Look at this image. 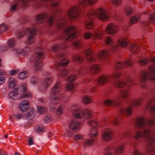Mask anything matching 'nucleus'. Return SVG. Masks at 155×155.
I'll return each mask as SVG.
<instances>
[{
  "mask_svg": "<svg viewBox=\"0 0 155 155\" xmlns=\"http://www.w3.org/2000/svg\"><path fill=\"white\" fill-rule=\"evenodd\" d=\"M70 109L73 111L74 116L76 118L84 117L86 119H89L92 117L91 112L90 110L85 109L82 111L77 105H73Z\"/></svg>",
  "mask_w": 155,
  "mask_h": 155,
  "instance_id": "1a4fd4ad",
  "label": "nucleus"
},
{
  "mask_svg": "<svg viewBox=\"0 0 155 155\" xmlns=\"http://www.w3.org/2000/svg\"><path fill=\"white\" fill-rule=\"evenodd\" d=\"M8 29V27L6 25L2 24L0 25V34H1L3 31H5Z\"/></svg>",
  "mask_w": 155,
  "mask_h": 155,
  "instance_id": "58836bf2",
  "label": "nucleus"
},
{
  "mask_svg": "<svg viewBox=\"0 0 155 155\" xmlns=\"http://www.w3.org/2000/svg\"><path fill=\"white\" fill-rule=\"evenodd\" d=\"M124 146L118 145L116 147L113 146L107 147L105 150L106 153L105 155H111V153L115 152L117 154L122 153L124 151Z\"/></svg>",
  "mask_w": 155,
  "mask_h": 155,
  "instance_id": "ddd939ff",
  "label": "nucleus"
},
{
  "mask_svg": "<svg viewBox=\"0 0 155 155\" xmlns=\"http://www.w3.org/2000/svg\"><path fill=\"white\" fill-rule=\"evenodd\" d=\"M64 107L62 105H61L57 110V114L58 115H60L62 114L63 111Z\"/></svg>",
  "mask_w": 155,
  "mask_h": 155,
  "instance_id": "79ce46f5",
  "label": "nucleus"
},
{
  "mask_svg": "<svg viewBox=\"0 0 155 155\" xmlns=\"http://www.w3.org/2000/svg\"><path fill=\"white\" fill-rule=\"evenodd\" d=\"M60 0H39V7L43 5L46 8L48 5L53 8L50 13L47 14H39V23L46 21L49 26H53L58 29H61L67 24L68 18L73 19L78 18L80 15L81 8L87 6L88 4L93 5L97 0H79L78 5L71 7L67 12V15L61 16V10L58 7Z\"/></svg>",
  "mask_w": 155,
  "mask_h": 155,
  "instance_id": "f03ea898",
  "label": "nucleus"
},
{
  "mask_svg": "<svg viewBox=\"0 0 155 155\" xmlns=\"http://www.w3.org/2000/svg\"><path fill=\"white\" fill-rule=\"evenodd\" d=\"M66 88L67 90L71 92H72V93L75 91L74 86L72 83H68L67 84Z\"/></svg>",
  "mask_w": 155,
  "mask_h": 155,
  "instance_id": "2f4dec72",
  "label": "nucleus"
},
{
  "mask_svg": "<svg viewBox=\"0 0 155 155\" xmlns=\"http://www.w3.org/2000/svg\"><path fill=\"white\" fill-rule=\"evenodd\" d=\"M139 64L141 65H144L148 63V61L146 59H141L138 61Z\"/></svg>",
  "mask_w": 155,
  "mask_h": 155,
  "instance_id": "49530a36",
  "label": "nucleus"
},
{
  "mask_svg": "<svg viewBox=\"0 0 155 155\" xmlns=\"http://www.w3.org/2000/svg\"><path fill=\"white\" fill-rule=\"evenodd\" d=\"M28 143L29 145H31L33 144V141L32 137H29L28 140Z\"/></svg>",
  "mask_w": 155,
  "mask_h": 155,
  "instance_id": "13d9d810",
  "label": "nucleus"
},
{
  "mask_svg": "<svg viewBox=\"0 0 155 155\" xmlns=\"http://www.w3.org/2000/svg\"><path fill=\"white\" fill-rule=\"evenodd\" d=\"M94 18L107 20L109 19L110 16L108 12L103 8L91 9L87 14L85 22V27L89 29L93 28L94 24L92 20Z\"/></svg>",
  "mask_w": 155,
  "mask_h": 155,
  "instance_id": "20e7f679",
  "label": "nucleus"
},
{
  "mask_svg": "<svg viewBox=\"0 0 155 155\" xmlns=\"http://www.w3.org/2000/svg\"><path fill=\"white\" fill-rule=\"evenodd\" d=\"M50 110L51 111H54L55 110L54 107L51 106L50 108Z\"/></svg>",
  "mask_w": 155,
  "mask_h": 155,
  "instance_id": "338daca9",
  "label": "nucleus"
},
{
  "mask_svg": "<svg viewBox=\"0 0 155 155\" xmlns=\"http://www.w3.org/2000/svg\"><path fill=\"white\" fill-rule=\"evenodd\" d=\"M149 60L152 63H155V57L152 58H150Z\"/></svg>",
  "mask_w": 155,
  "mask_h": 155,
  "instance_id": "69168bd1",
  "label": "nucleus"
},
{
  "mask_svg": "<svg viewBox=\"0 0 155 155\" xmlns=\"http://www.w3.org/2000/svg\"><path fill=\"white\" fill-rule=\"evenodd\" d=\"M18 72V70H14L10 71L9 74L10 75H13L15 74Z\"/></svg>",
  "mask_w": 155,
  "mask_h": 155,
  "instance_id": "864d4df0",
  "label": "nucleus"
},
{
  "mask_svg": "<svg viewBox=\"0 0 155 155\" xmlns=\"http://www.w3.org/2000/svg\"><path fill=\"white\" fill-rule=\"evenodd\" d=\"M93 52L91 50L88 49L84 51L83 54L84 55L86 58L88 62H93L96 60L95 57L92 56Z\"/></svg>",
  "mask_w": 155,
  "mask_h": 155,
  "instance_id": "f3484780",
  "label": "nucleus"
},
{
  "mask_svg": "<svg viewBox=\"0 0 155 155\" xmlns=\"http://www.w3.org/2000/svg\"><path fill=\"white\" fill-rule=\"evenodd\" d=\"M61 89V85L59 82H58L52 89L51 94L53 95H57L59 93Z\"/></svg>",
  "mask_w": 155,
  "mask_h": 155,
  "instance_id": "aec40b11",
  "label": "nucleus"
},
{
  "mask_svg": "<svg viewBox=\"0 0 155 155\" xmlns=\"http://www.w3.org/2000/svg\"><path fill=\"white\" fill-rule=\"evenodd\" d=\"M118 30V27L117 25L110 23L107 26L105 30L102 31L96 30L93 34L87 31L84 33V36L85 39H89L92 37L94 40H99L101 38L102 35L105 32L110 34L114 35L117 32Z\"/></svg>",
  "mask_w": 155,
  "mask_h": 155,
  "instance_id": "39448f33",
  "label": "nucleus"
},
{
  "mask_svg": "<svg viewBox=\"0 0 155 155\" xmlns=\"http://www.w3.org/2000/svg\"><path fill=\"white\" fill-rule=\"evenodd\" d=\"M104 41L106 45L110 47V50L111 51H115L118 50V46L114 43L113 41L110 37H106Z\"/></svg>",
  "mask_w": 155,
  "mask_h": 155,
  "instance_id": "4468645a",
  "label": "nucleus"
},
{
  "mask_svg": "<svg viewBox=\"0 0 155 155\" xmlns=\"http://www.w3.org/2000/svg\"><path fill=\"white\" fill-rule=\"evenodd\" d=\"M130 48L131 51L134 53H137L139 50L138 46L134 44L131 45Z\"/></svg>",
  "mask_w": 155,
  "mask_h": 155,
  "instance_id": "c9c22d12",
  "label": "nucleus"
},
{
  "mask_svg": "<svg viewBox=\"0 0 155 155\" xmlns=\"http://www.w3.org/2000/svg\"><path fill=\"white\" fill-rule=\"evenodd\" d=\"M134 155H142L137 150L134 148Z\"/></svg>",
  "mask_w": 155,
  "mask_h": 155,
  "instance_id": "bf43d9fd",
  "label": "nucleus"
},
{
  "mask_svg": "<svg viewBox=\"0 0 155 155\" xmlns=\"http://www.w3.org/2000/svg\"><path fill=\"white\" fill-rule=\"evenodd\" d=\"M62 97L61 95L60 94L59 96L54 97L52 96L50 98L51 101V103L54 104H57L60 101V99Z\"/></svg>",
  "mask_w": 155,
  "mask_h": 155,
  "instance_id": "b1692460",
  "label": "nucleus"
},
{
  "mask_svg": "<svg viewBox=\"0 0 155 155\" xmlns=\"http://www.w3.org/2000/svg\"><path fill=\"white\" fill-rule=\"evenodd\" d=\"M29 107V105L28 100H24L21 101L20 104L19 108L22 111H26Z\"/></svg>",
  "mask_w": 155,
  "mask_h": 155,
  "instance_id": "412c9836",
  "label": "nucleus"
},
{
  "mask_svg": "<svg viewBox=\"0 0 155 155\" xmlns=\"http://www.w3.org/2000/svg\"><path fill=\"white\" fill-rule=\"evenodd\" d=\"M51 115L48 114L46 116L44 121L45 123H48L51 121Z\"/></svg>",
  "mask_w": 155,
  "mask_h": 155,
  "instance_id": "de8ad7c7",
  "label": "nucleus"
},
{
  "mask_svg": "<svg viewBox=\"0 0 155 155\" xmlns=\"http://www.w3.org/2000/svg\"><path fill=\"white\" fill-rule=\"evenodd\" d=\"M108 52L106 51H101L97 55L99 60L104 62L107 61L108 58Z\"/></svg>",
  "mask_w": 155,
  "mask_h": 155,
  "instance_id": "a211bd4d",
  "label": "nucleus"
},
{
  "mask_svg": "<svg viewBox=\"0 0 155 155\" xmlns=\"http://www.w3.org/2000/svg\"><path fill=\"white\" fill-rule=\"evenodd\" d=\"M83 138L82 137L81 135L79 134H76L75 135L74 137V138L75 140L82 139Z\"/></svg>",
  "mask_w": 155,
  "mask_h": 155,
  "instance_id": "603ef678",
  "label": "nucleus"
},
{
  "mask_svg": "<svg viewBox=\"0 0 155 155\" xmlns=\"http://www.w3.org/2000/svg\"><path fill=\"white\" fill-rule=\"evenodd\" d=\"M149 25V23L148 21H144L143 22V26H146L148 27Z\"/></svg>",
  "mask_w": 155,
  "mask_h": 155,
  "instance_id": "680f3d73",
  "label": "nucleus"
},
{
  "mask_svg": "<svg viewBox=\"0 0 155 155\" xmlns=\"http://www.w3.org/2000/svg\"><path fill=\"white\" fill-rule=\"evenodd\" d=\"M13 116L15 117V118L20 119L21 117L24 116V115L19 114H17V115H13Z\"/></svg>",
  "mask_w": 155,
  "mask_h": 155,
  "instance_id": "4d7b16f0",
  "label": "nucleus"
},
{
  "mask_svg": "<svg viewBox=\"0 0 155 155\" xmlns=\"http://www.w3.org/2000/svg\"><path fill=\"white\" fill-rule=\"evenodd\" d=\"M122 0H112L113 3L117 5H119L121 3Z\"/></svg>",
  "mask_w": 155,
  "mask_h": 155,
  "instance_id": "8fccbe9b",
  "label": "nucleus"
},
{
  "mask_svg": "<svg viewBox=\"0 0 155 155\" xmlns=\"http://www.w3.org/2000/svg\"><path fill=\"white\" fill-rule=\"evenodd\" d=\"M28 76V72L26 71H23L19 73L18 75V78L21 80H24L27 78Z\"/></svg>",
  "mask_w": 155,
  "mask_h": 155,
  "instance_id": "cd10ccee",
  "label": "nucleus"
},
{
  "mask_svg": "<svg viewBox=\"0 0 155 155\" xmlns=\"http://www.w3.org/2000/svg\"><path fill=\"white\" fill-rule=\"evenodd\" d=\"M144 14L145 15H149V21L150 22H154L155 21V15L154 14H150L149 13V12L147 11L144 12Z\"/></svg>",
  "mask_w": 155,
  "mask_h": 155,
  "instance_id": "473e14b6",
  "label": "nucleus"
},
{
  "mask_svg": "<svg viewBox=\"0 0 155 155\" xmlns=\"http://www.w3.org/2000/svg\"><path fill=\"white\" fill-rule=\"evenodd\" d=\"M9 96L11 99L13 100L17 99L18 97L23 99L26 97H30V94L28 93L26 84H22L20 87L15 89L14 91L10 92Z\"/></svg>",
  "mask_w": 155,
  "mask_h": 155,
  "instance_id": "0eeeda50",
  "label": "nucleus"
},
{
  "mask_svg": "<svg viewBox=\"0 0 155 155\" xmlns=\"http://www.w3.org/2000/svg\"><path fill=\"white\" fill-rule=\"evenodd\" d=\"M39 133L44 131L45 130V128L44 127L42 124H39Z\"/></svg>",
  "mask_w": 155,
  "mask_h": 155,
  "instance_id": "5fc2aeb1",
  "label": "nucleus"
},
{
  "mask_svg": "<svg viewBox=\"0 0 155 155\" xmlns=\"http://www.w3.org/2000/svg\"><path fill=\"white\" fill-rule=\"evenodd\" d=\"M16 40L14 38H11L9 39L7 42V46L14 53V49H18V48H14L15 45Z\"/></svg>",
  "mask_w": 155,
  "mask_h": 155,
  "instance_id": "4be33fe9",
  "label": "nucleus"
},
{
  "mask_svg": "<svg viewBox=\"0 0 155 155\" xmlns=\"http://www.w3.org/2000/svg\"><path fill=\"white\" fill-rule=\"evenodd\" d=\"M39 20V15H38L35 18V22L37 24V25H38V23Z\"/></svg>",
  "mask_w": 155,
  "mask_h": 155,
  "instance_id": "e2e57ef3",
  "label": "nucleus"
},
{
  "mask_svg": "<svg viewBox=\"0 0 155 155\" xmlns=\"http://www.w3.org/2000/svg\"><path fill=\"white\" fill-rule=\"evenodd\" d=\"M89 81H90V80H89V79L87 78H86V80H84V82L86 83L89 82Z\"/></svg>",
  "mask_w": 155,
  "mask_h": 155,
  "instance_id": "774afa93",
  "label": "nucleus"
},
{
  "mask_svg": "<svg viewBox=\"0 0 155 155\" xmlns=\"http://www.w3.org/2000/svg\"><path fill=\"white\" fill-rule=\"evenodd\" d=\"M41 50V48L39 47V68L40 66H41L43 65V63L42 62V61L40 60V58H43L44 56V54L43 53V52L41 51L40 52V51Z\"/></svg>",
  "mask_w": 155,
  "mask_h": 155,
  "instance_id": "c03bdc74",
  "label": "nucleus"
},
{
  "mask_svg": "<svg viewBox=\"0 0 155 155\" xmlns=\"http://www.w3.org/2000/svg\"><path fill=\"white\" fill-rule=\"evenodd\" d=\"M5 72L2 70H0V76L1 75H5Z\"/></svg>",
  "mask_w": 155,
  "mask_h": 155,
  "instance_id": "0e129e2a",
  "label": "nucleus"
},
{
  "mask_svg": "<svg viewBox=\"0 0 155 155\" xmlns=\"http://www.w3.org/2000/svg\"><path fill=\"white\" fill-rule=\"evenodd\" d=\"M83 101L85 103H88L91 101V99L88 97L85 96L83 97Z\"/></svg>",
  "mask_w": 155,
  "mask_h": 155,
  "instance_id": "09e8293b",
  "label": "nucleus"
},
{
  "mask_svg": "<svg viewBox=\"0 0 155 155\" xmlns=\"http://www.w3.org/2000/svg\"><path fill=\"white\" fill-rule=\"evenodd\" d=\"M77 78V75L74 74H73L69 76L68 78V79L70 81L73 82L75 81Z\"/></svg>",
  "mask_w": 155,
  "mask_h": 155,
  "instance_id": "a19ab883",
  "label": "nucleus"
},
{
  "mask_svg": "<svg viewBox=\"0 0 155 155\" xmlns=\"http://www.w3.org/2000/svg\"><path fill=\"white\" fill-rule=\"evenodd\" d=\"M5 81V79L3 76H0V85Z\"/></svg>",
  "mask_w": 155,
  "mask_h": 155,
  "instance_id": "6e6d98bb",
  "label": "nucleus"
},
{
  "mask_svg": "<svg viewBox=\"0 0 155 155\" xmlns=\"http://www.w3.org/2000/svg\"><path fill=\"white\" fill-rule=\"evenodd\" d=\"M37 26L34 25L31 28L27 29L26 32L28 33V35L27 38L26 42L28 45H31L34 42V38L37 31Z\"/></svg>",
  "mask_w": 155,
  "mask_h": 155,
  "instance_id": "9b49d317",
  "label": "nucleus"
},
{
  "mask_svg": "<svg viewBox=\"0 0 155 155\" xmlns=\"http://www.w3.org/2000/svg\"><path fill=\"white\" fill-rule=\"evenodd\" d=\"M117 44L118 45L123 47H125L128 45L127 41L124 39H120L117 41Z\"/></svg>",
  "mask_w": 155,
  "mask_h": 155,
  "instance_id": "c85d7f7f",
  "label": "nucleus"
},
{
  "mask_svg": "<svg viewBox=\"0 0 155 155\" xmlns=\"http://www.w3.org/2000/svg\"><path fill=\"white\" fill-rule=\"evenodd\" d=\"M125 12L127 15H129L133 13V10L130 7L127 6L125 9Z\"/></svg>",
  "mask_w": 155,
  "mask_h": 155,
  "instance_id": "72a5a7b5",
  "label": "nucleus"
},
{
  "mask_svg": "<svg viewBox=\"0 0 155 155\" xmlns=\"http://www.w3.org/2000/svg\"><path fill=\"white\" fill-rule=\"evenodd\" d=\"M68 73V71L65 69H61L58 72V74L63 78L65 77Z\"/></svg>",
  "mask_w": 155,
  "mask_h": 155,
  "instance_id": "f704fd0d",
  "label": "nucleus"
},
{
  "mask_svg": "<svg viewBox=\"0 0 155 155\" xmlns=\"http://www.w3.org/2000/svg\"><path fill=\"white\" fill-rule=\"evenodd\" d=\"M81 41L79 40H77L74 42L72 43L74 46L77 48H80L81 47Z\"/></svg>",
  "mask_w": 155,
  "mask_h": 155,
  "instance_id": "e433bc0d",
  "label": "nucleus"
},
{
  "mask_svg": "<svg viewBox=\"0 0 155 155\" xmlns=\"http://www.w3.org/2000/svg\"><path fill=\"white\" fill-rule=\"evenodd\" d=\"M27 29L25 31H21L18 33L17 37L18 38H21L25 34H28L26 32Z\"/></svg>",
  "mask_w": 155,
  "mask_h": 155,
  "instance_id": "37998d69",
  "label": "nucleus"
},
{
  "mask_svg": "<svg viewBox=\"0 0 155 155\" xmlns=\"http://www.w3.org/2000/svg\"><path fill=\"white\" fill-rule=\"evenodd\" d=\"M85 71V69L80 68L77 71V73L78 76H81L84 74Z\"/></svg>",
  "mask_w": 155,
  "mask_h": 155,
  "instance_id": "4c0bfd02",
  "label": "nucleus"
},
{
  "mask_svg": "<svg viewBox=\"0 0 155 155\" xmlns=\"http://www.w3.org/2000/svg\"><path fill=\"white\" fill-rule=\"evenodd\" d=\"M65 54L60 53L56 54L55 60L56 62V67L58 70L61 66L65 67L67 66L69 62V61L67 60L64 56Z\"/></svg>",
  "mask_w": 155,
  "mask_h": 155,
  "instance_id": "9d476101",
  "label": "nucleus"
},
{
  "mask_svg": "<svg viewBox=\"0 0 155 155\" xmlns=\"http://www.w3.org/2000/svg\"><path fill=\"white\" fill-rule=\"evenodd\" d=\"M140 85L143 88H145L147 84L146 81L149 78L155 80V65H151L147 71L141 72L140 74Z\"/></svg>",
  "mask_w": 155,
  "mask_h": 155,
  "instance_id": "423d86ee",
  "label": "nucleus"
},
{
  "mask_svg": "<svg viewBox=\"0 0 155 155\" xmlns=\"http://www.w3.org/2000/svg\"><path fill=\"white\" fill-rule=\"evenodd\" d=\"M30 49L27 47L23 49H14V54H21L23 56H25L28 54L30 52Z\"/></svg>",
  "mask_w": 155,
  "mask_h": 155,
  "instance_id": "6ab92c4d",
  "label": "nucleus"
},
{
  "mask_svg": "<svg viewBox=\"0 0 155 155\" xmlns=\"http://www.w3.org/2000/svg\"><path fill=\"white\" fill-rule=\"evenodd\" d=\"M18 5V4H15L11 7L10 10L12 12H14L16 11V8Z\"/></svg>",
  "mask_w": 155,
  "mask_h": 155,
  "instance_id": "3c124183",
  "label": "nucleus"
},
{
  "mask_svg": "<svg viewBox=\"0 0 155 155\" xmlns=\"http://www.w3.org/2000/svg\"><path fill=\"white\" fill-rule=\"evenodd\" d=\"M80 126V124L75 121H73L71 122L69 127L75 132H77Z\"/></svg>",
  "mask_w": 155,
  "mask_h": 155,
  "instance_id": "5701e85b",
  "label": "nucleus"
},
{
  "mask_svg": "<svg viewBox=\"0 0 155 155\" xmlns=\"http://www.w3.org/2000/svg\"><path fill=\"white\" fill-rule=\"evenodd\" d=\"M99 67L97 65H93L90 68V71L93 73H98L99 71Z\"/></svg>",
  "mask_w": 155,
  "mask_h": 155,
  "instance_id": "c756f323",
  "label": "nucleus"
},
{
  "mask_svg": "<svg viewBox=\"0 0 155 155\" xmlns=\"http://www.w3.org/2000/svg\"><path fill=\"white\" fill-rule=\"evenodd\" d=\"M66 135L68 137H71L72 136V134L71 132H68L67 133Z\"/></svg>",
  "mask_w": 155,
  "mask_h": 155,
  "instance_id": "052dcab7",
  "label": "nucleus"
},
{
  "mask_svg": "<svg viewBox=\"0 0 155 155\" xmlns=\"http://www.w3.org/2000/svg\"><path fill=\"white\" fill-rule=\"evenodd\" d=\"M113 133L110 128L107 127L103 131L102 134V138L104 140L108 141L112 139Z\"/></svg>",
  "mask_w": 155,
  "mask_h": 155,
  "instance_id": "2eb2a0df",
  "label": "nucleus"
},
{
  "mask_svg": "<svg viewBox=\"0 0 155 155\" xmlns=\"http://www.w3.org/2000/svg\"><path fill=\"white\" fill-rule=\"evenodd\" d=\"M140 15L137 14L131 17L130 20V23L133 24L136 23L140 19Z\"/></svg>",
  "mask_w": 155,
  "mask_h": 155,
  "instance_id": "bb28decb",
  "label": "nucleus"
},
{
  "mask_svg": "<svg viewBox=\"0 0 155 155\" xmlns=\"http://www.w3.org/2000/svg\"><path fill=\"white\" fill-rule=\"evenodd\" d=\"M78 34L75 28L70 26L65 28L63 33L62 38L65 41L59 45L55 44L51 48V51L54 52H58L67 48V43L68 41L77 37Z\"/></svg>",
  "mask_w": 155,
  "mask_h": 155,
  "instance_id": "7ed1b4c3",
  "label": "nucleus"
},
{
  "mask_svg": "<svg viewBox=\"0 0 155 155\" xmlns=\"http://www.w3.org/2000/svg\"><path fill=\"white\" fill-rule=\"evenodd\" d=\"M89 124L92 127L90 133L91 138L87 140L83 144L84 147H85L94 144L95 138L98 135V131L96 128L98 125L97 122L95 120H92L89 121Z\"/></svg>",
  "mask_w": 155,
  "mask_h": 155,
  "instance_id": "6e6552de",
  "label": "nucleus"
},
{
  "mask_svg": "<svg viewBox=\"0 0 155 155\" xmlns=\"http://www.w3.org/2000/svg\"><path fill=\"white\" fill-rule=\"evenodd\" d=\"M31 63L33 62V68L35 71H38L39 69V53L35 54L29 60Z\"/></svg>",
  "mask_w": 155,
  "mask_h": 155,
  "instance_id": "dca6fc26",
  "label": "nucleus"
},
{
  "mask_svg": "<svg viewBox=\"0 0 155 155\" xmlns=\"http://www.w3.org/2000/svg\"><path fill=\"white\" fill-rule=\"evenodd\" d=\"M47 112V109L45 107L41 106L39 105V114H43Z\"/></svg>",
  "mask_w": 155,
  "mask_h": 155,
  "instance_id": "ea45409f",
  "label": "nucleus"
},
{
  "mask_svg": "<svg viewBox=\"0 0 155 155\" xmlns=\"http://www.w3.org/2000/svg\"><path fill=\"white\" fill-rule=\"evenodd\" d=\"M42 77L43 78L41 80V84L43 88V90H45L51 84L52 79L50 73L48 72H45Z\"/></svg>",
  "mask_w": 155,
  "mask_h": 155,
  "instance_id": "f8f14e48",
  "label": "nucleus"
},
{
  "mask_svg": "<svg viewBox=\"0 0 155 155\" xmlns=\"http://www.w3.org/2000/svg\"><path fill=\"white\" fill-rule=\"evenodd\" d=\"M132 65V61L130 59H128L124 62H118L116 64L111 75H102L97 79V82H94L93 84L90 85V88L89 89L90 91L93 92L94 91V88L98 83L102 85L110 81L113 78H121L120 80L114 81V85L118 87L122 88L125 86L127 88V89L120 90L117 97L109 98L104 101L105 104L107 106L119 107L118 116L117 117H114L112 120H109L108 117L105 119V122L108 126L112 124L119 125L123 119L122 116H121V115H125L127 116L131 115L132 114V107H135L132 105L131 102L135 99L130 100L131 106H128L125 108L120 107L121 98L127 99L130 95L127 88L135 84V82L137 80L128 75L123 74V69L127 67H131Z\"/></svg>",
  "mask_w": 155,
  "mask_h": 155,
  "instance_id": "f257e3e1",
  "label": "nucleus"
},
{
  "mask_svg": "<svg viewBox=\"0 0 155 155\" xmlns=\"http://www.w3.org/2000/svg\"><path fill=\"white\" fill-rule=\"evenodd\" d=\"M72 59L74 62L78 64L81 63L84 60V59L82 56L76 54L73 56Z\"/></svg>",
  "mask_w": 155,
  "mask_h": 155,
  "instance_id": "393cba45",
  "label": "nucleus"
},
{
  "mask_svg": "<svg viewBox=\"0 0 155 155\" xmlns=\"http://www.w3.org/2000/svg\"><path fill=\"white\" fill-rule=\"evenodd\" d=\"M30 82L31 84L35 86L37 84L36 78L34 77H31L30 79Z\"/></svg>",
  "mask_w": 155,
  "mask_h": 155,
  "instance_id": "a18cd8bd",
  "label": "nucleus"
},
{
  "mask_svg": "<svg viewBox=\"0 0 155 155\" xmlns=\"http://www.w3.org/2000/svg\"><path fill=\"white\" fill-rule=\"evenodd\" d=\"M36 115V112L33 108H31L30 111L26 114L25 115V116L28 119H31L34 117Z\"/></svg>",
  "mask_w": 155,
  "mask_h": 155,
  "instance_id": "a878e982",
  "label": "nucleus"
},
{
  "mask_svg": "<svg viewBox=\"0 0 155 155\" xmlns=\"http://www.w3.org/2000/svg\"><path fill=\"white\" fill-rule=\"evenodd\" d=\"M17 81L14 78H12L9 79V87L11 88H13L16 86Z\"/></svg>",
  "mask_w": 155,
  "mask_h": 155,
  "instance_id": "7c9ffc66",
  "label": "nucleus"
}]
</instances>
